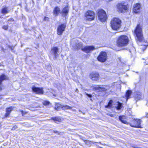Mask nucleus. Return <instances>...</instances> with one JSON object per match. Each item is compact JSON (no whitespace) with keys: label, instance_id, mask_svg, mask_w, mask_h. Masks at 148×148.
<instances>
[{"label":"nucleus","instance_id":"obj_34","mask_svg":"<svg viewBox=\"0 0 148 148\" xmlns=\"http://www.w3.org/2000/svg\"><path fill=\"white\" fill-rule=\"evenodd\" d=\"M18 111L20 112H21V114L23 116H24V115L26 113H27V112H24L23 110H19Z\"/></svg>","mask_w":148,"mask_h":148},{"label":"nucleus","instance_id":"obj_5","mask_svg":"<svg viewBox=\"0 0 148 148\" xmlns=\"http://www.w3.org/2000/svg\"><path fill=\"white\" fill-rule=\"evenodd\" d=\"M141 120L139 119H134L131 121L130 125L132 127L140 128L142 127L141 125Z\"/></svg>","mask_w":148,"mask_h":148},{"label":"nucleus","instance_id":"obj_20","mask_svg":"<svg viewBox=\"0 0 148 148\" xmlns=\"http://www.w3.org/2000/svg\"><path fill=\"white\" fill-rule=\"evenodd\" d=\"M119 119L124 123L125 124H128L129 123L128 122H127L126 120V119L125 118V116H119Z\"/></svg>","mask_w":148,"mask_h":148},{"label":"nucleus","instance_id":"obj_11","mask_svg":"<svg viewBox=\"0 0 148 148\" xmlns=\"http://www.w3.org/2000/svg\"><path fill=\"white\" fill-rule=\"evenodd\" d=\"M117 8L121 12L123 10H126L127 9V5L125 3H119L117 5Z\"/></svg>","mask_w":148,"mask_h":148},{"label":"nucleus","instance_id":"obj_15","mask_svg":"<svg viewBox=\"0 0 148 148\" xmlns=\"http://www.w3.org/2000/svg\"><path fill=\"white\" fill-rule=\"evenodd\" d=\"M69 12V8L68 6L63 8L61 12L63 16H66L68 14Z\"/></svg>","mask_w":148,"mask_h":148},{"label":"nucleus","instance_id":"obj_42","mask_svg":"<svg viewBox=\"0 0 148 148\" xmlns=\"http://www.w3.org/2000/svg\"><path fill=\"white\" fill-rule=\"evenodd\" d=\"M146 117H148V113H147L146 114Z\"/></svg>","mask_w":148,"mask_h":148},{"label":"nucleus","instance_id":"obj_28","mask_svg":"<svg viewBox=\"0 0 148 148\" xmlns=\"http://www.w3.org/2000/svg\"><path fill=\"white\" fill-rule=\"evenodd\" d=\"M2 13L3 14H5L8 13V10L7 8L5 7L3 8L1 11Z\"/></svg>","mask_w":148,"mask_h":148},{"label":"nucleus","instance_id":"obj_43","mask_svg":"<svg viewBox=\"0 0 148 148\" xmlns=\"http://www.w3.org/2000/svg\"><path fill=\"white\" fill-rule=\"evenodd\" d=\"M78 89H77H77H76V91H77V92H78Z\"/></svg>","mask_w":148,"mask_h":148},{"label":"nucleus","instance_id":"obj_21","mask_svg":"<svg viewBox=\"0 0 148 148\" xmlns=\"http://www.w3.org/2000/svg\"><path fill=\"white\" fill-rule=\"evenodd\" d=\"M53 14L55 16L58 15L60 12V10L59 8L58 7H55L53 10Z\"/></svg>","mask_w":148,"mask_h":148},{"label":"nucleus","instance_id":"obj_18","mask_svg":"<svg viewBox=\"0 0 148 148\" xmlns=\"http://www.w3.org/2000/svg\"><path fill=\"white\" fill-rule=\"evenodd\" d=\"M14 108V107L11 106L6 109V113H5V117H7L9 116L11 111L13 110Z\"/></svg>","mask_w":148,"mask_h":148},{"label":"nucleus","instance_id":"obj_10","mask_svg":"<svg viewBox=\"0 0 148 148\" xmlns=\"http://www.w3.org/2000/svg\"><path fill=\"white\" fill-rule=\"evenodd\" d=\"M32 89L33 92L37 94H42L43 93V88L36 87L34 86L32 87Z\"/></svg>","mask_w":148,"mask_h":148},{"label":"nucleus","instance_id":"obj_17","mask_svg":"<svg viewBox=\"0 0 148 148\" xmlns=\"http://www.w3.org/2000/svg\"><path fill=\"white\" fill-rule=\"evenodd\" d=\"M6 79V76L4 75H2L0 76V91L2 90V82ZM2 96L0 95V99H2Z\"/></svg>","mask_w":148,"mask_h":148},{"label":"nucleus","instance_id":"obj_14","mask_svg":"<svg viewBox=\"0 0 148 148\" xmlns=\"http://www.w3.org/2000/svg\"><path fill=\"white\" fill-rule=\"evenodd\" d=\"M141 5L140 4L136 3L134 6L133 11L135 13H138L140 11Z\"/></svg>","mask_w":148,"mask_h":148},{"label":"nucleus","instance_id":"obj_13","mask_svg":"<svg viewBox=\"0 0 148 148\" xmlns=\"http://www.w3.org/2000/svg\"><path fill=\"white\" fill-rule=\"evenodd\" d=\"M134 97L135 100L137 101L142 98L143 95L139 92H136L135 93Z\"/></svg>","mask_w":148,"mask_h":148},{"label":"nucleus","instance_id":"obj_37","mask_svg":"<svg viewBox=\"0 0 148 148\" xmlns=\"http://www.w3.org/2000/svg\"><path fill=\"white\" fill-rule=\"evenodd\" d=\"M17 127L16 125H15L14 126L12 129V130H14L16 129H17Z\"/></svg>","mask_w":148,"mask_h":148},{"label":"nucleus","instance_id":"obj_23","mask_svg":"<svg viewBox=\"0 0 148 148\" xmlns=\"http://www.w3.org/2000/svg\"><path fill=\"white\" fill-rule=\"evenodd\" d=\"M62 105L60 104L57 103L56 104L55 108L57 110H60L62 109Z\"/></svg>","mask_w":148,"mask_h":148},{"label":"nucleus","instance_id":"obj_33","mask_svg":"<svg viewBox=\"0 0 148 148\" xmlns=\"http://www.w3.org/2000/svg\"><path fill=\"white\" fill-rule=\"evenodd\" d=\"M8 24H11V23H9V21H10V22H13L14 21V20L12 18H10L8 20Z\"/></svg>","mask_w":148,"mask_h":148},{"label":"nucleus","instance_id":"obj_1","mask_svg":"<svg viewBox=\"0 0 148 148\" xmlns=\"http://www.w3.org/2000/svg\"><path fill=\"white\" fill-rule=\"evenodd\" d=\"M129 42L128 37L125 35H122L119 37L117 41L119 47H122L127 45Z\"/></svg>","mask_w":148,"mask_h":148},{"label":"nucleus","instance_id":"obj_35","mask_svg":"<svg viewBox=\"0 0 148 148\" xmlns=\"http://www.w3.org/2000/svg\"><path fill=\"white\" fill-rule=\"evenodd\" d=\"M2 28L3 29H4L5 30H7L8 28V25L3 26Z\"/></svg>","mask_w":148,"mask_h":148},{"label":"nucleus","instance_id":"obj_19","mask_svg":"<svg viewBox=\"0 0 148 148\" xmlns=\"http://www.w3.org/2000/svg\"><path fill=\"white\" fill-rule=\"evenodd\" d=\"M114 107L117 110H120L122 107V104L119 102L115 103Z\"/></svg>","mask_w":148,"mask_h":148},{"label":"nucleus","instance_id":"obj_7","mask_svg":"<svg viewBox=\"0 0 148 148\" xmlns=\"http://www.w3.org/2000/svg\"><path fill=\"white\" fill-rule=\"evenodd\" d=\"M85 17L86 20L92 21L95 18L94 13L91 11H88L85 14Z\"/></svg>","mask_w":148,"mask_h":148},{"label":"nucleus","instance_id":"obj_4","mask_svg":"<svg viewBox=\"0 0 148 148\" xmlns=\"http://www.w3.org/2000/svg\"><path fill=\"white\" fill-rule=\"evenodd\" d=\"M97 16L101 22L105 21L107 18L106 12L102 9H98V10Z\"/></svg>","mask_w":148,"mask_h":148},{"label":"nucleus","instance_id":"obj_25","mask_svg":"<svg viewBox=\"0 0 148 148\" xmlns=\"http://www.w3.org/2000/svg\"><path fill=\"white\" fill-rule=\"evenodd\" d=\"M53 120L56 123H57L58 122H60L61 121V119L58 117H55L51 119Z\"/></svg>","mask_w":148,"mask_h":148},{"label":"nucleus","instance_id":"obj_32","mask_svg":"<svg viewBox=\"0 0 148 148\" xmlns=\"http://www.w3.org/2000/svg\"><path fill=\"white\" fill-rule=\"evenodd\" d=\"M43 103L44 105H47L49 104V102L47 101H45L43 102Z\"/></svg>","mask_w":148,"mask_h":148},{"label":"nucleus","instance_id":"obj_6","mask_svg":"<svg viewBox=\"0 0 148 148\" xmlns=\"http://www.w3.org/2000/svg\"><path fill=\"white\" fill-rule=\"evenodd\" d=\"M107 54L105 52H101L97 57L98 60L101 62H105L107 60Z\"/></svg>","mask_w":148,"mask_h":148},{"label":"nucleus","instance_id":"obj_41","mask_svg":"<svg viewBox=\"0 0 148 148\" xmlns=\"http://www.w3.org/2000/svg\"><path fill=\"white\" fill-rule=\"evenodd\" d=\"M109 115L112 117H114L115 116V115L112 114H110Z\"/></svg>","mask_w":148,"mask_h":148},{"label":"nucleus","instance_id":"obj_40","mask_svg":"<svg viewBox=\"0 0 148 148\" xmlns=\"http://www.w3.org/2000/svg\"><path fill=\"white\" fill-rule=\"evenodd\" d=\"M86 95L88 97H92V95H91L89 94L88 93H86Z\"/></svg>","mask_w":148,"mask_h":148},{"label":"nucleus","instance_id":"obj_27","mask_svg":"<svg viewBox=\"0 0 148 148\" xmlns=\"http://www.w3.org/2000/svg\"><path fill=\"white\" fill-rule=\"evenodd\" d=\"M71 107L69 106L66 105H62V109L63 110H67V109H71Z\"/></svg>","mask_w":148,"mask_h":148},{"label":"nucleus","instance_id":"obj_30","mask_svg":"<svg viewBox=\"0 0 148 148\" xmlns=\"http://www.w3.org/2000/svg\"><path fill=\"white\" fill-rule=\"evenodd\" d=\"M147 46L145 45H142L140 47V49H141L142 51H143L146 49Z\"/></svg>","mask_w":148,"mask_h":148},{"label":"nucleus","instance_id":"obj_24","mask_svg":"<svg viewBox=\"0 0 148 148\" xmlns=\"http://www.w3.org/2000/svg\"><path fill=\"white\" fill-rule=\"evenodd\" d=\"M132 92L131 90H128L126 93L125 97H126L127 100L130 98V97L132 94Z\"/></svg>","mask_w":148,"mask_h":148},{"label":"nucleus","instance_id":"obj_12","mask_svg":"<svg viewBox=\"0 0 148 148\" xmlns=\"http://www.w3.org/2000/svg\"><path fill=\"white\" fill-rule=\"evenodd\" d=\"M99 75L98 73L93 72L90 75V78L94 81L97 80L98 79Z\"/></svg>","mask_w":148,"mask_h":148},{"label":"nucleus","instance_id":"obj_38","mask_svg":"<svg viewBox=\"0 0 148 148\" xmlns=\"http://www.w3.org/2000/svg\"><path fill=\"white\" fill-rule=\"evenodd\" d=\"M48 20H49L48 18L47 17H45L44 19V20L45 21H48Z\"/></svg>","mask_w":148,"mask_h":148},{"label":"nucleus","instance_id":"obj_22","mask_svg":"<svg viewBox=\"0 0 148 148\" xmlns=\"http://www.w3.org/2000/svg\"><path fill=\"white\" fill-rule=\"evenodd\" d=\"M114 103L113 102L112 100H110L108 103V104L105 106L106 108L110 109L113 108L112 104Z\"/></svg>","mask_w":148,"mask_h":148},{"label":"nucleus","instance_id":"obj_9","mask_svg":"<svg viewBox=\"0 0 148 148\" xmlns=\"http://www.w3.org/2000/svg\"><path fill=\"white\" fill-rule=\"evenodd\" d=\"M66 25L63 24L59 26L57 29V34L58 35H62L63 32L64 31L66 28Z\"/></svg>","mask_w":148,"mask_h":148},{"label":"nucleus","instance_id":"obj_3","mask_svg":"<svg viewBox=\"0 0 148 148\" xmlns=\"http://www.w3.org/2000/svg\"><path fill=\"white\" fill-rule=\"evenodd\" d=\"M135 33L138 40L140 41H142L143 38L142 34V27L140 24L138 25L136 27Z\"/></svg>","mask_w":148,"mask_h":148},{"label":"nucleus","instance_id":"obj_16","mask_svg":"<svg viewBox=\"0 0 148 148\" xmlns=\"http://www.w3.org/2000/svg\"><path fill=\"white\" fill-rule=\"evenodd\" d=\"M58 49L57 47H53L51 49V53L53 54L54 57L55 58L58 56Z\"/></svg>","mask_w":148,"mask_h":148},{"label":"nucleus","instance_id":"obj_36","mask_svg":"<svg viewBox=\"0 0 148 148\" xmlns=\"http://www.w3.org/2000/svg\"><path fill=\"white\" fill-rule=\"evenodd\" d=\"M53 132L54 133H58V134H60V132H58L57 130H53Z\"/></svg>","mask_w":148,"mask_h":148},{"label":"nucleus","instance_id":"obj_31","mask_svg":"<svg viewBox=\"0 0 148 148\" xmlns=\"http://www.w3.org/2000/svg\"><path fill=\"white\" fill-rule=\"evenodd\" d=\"M107 90V89H106L104 87H103V86H101L99 91H106Z\"/></svg>","mask_w":148,"mask_h":148},{"label":"nucleus","instance_id":"obj_44","mask_svg":"<svg viewBox=\"0 0 148 148\" xmlns=\"http://www.w3.org/2000/svg\"><path fill=\"white\" fill-rule=\"evenodd\" d=\"M99 144H102V143H101V142H99Z\"/></svg>","mask_w":148,"mask_h":148},{"label":"nucleus","instance_id":"obj_29","mask_svg":"<svg viewBox=\"0 0 148 148\" xmlns=\"http://www.w3.org/2000/svg\"><path fill=\"white\" fill-rule=\"evenodd\" d=\"M101 86L97 85L93 87V89L97 91H99Z\"/></svg>","mask_w":148,"mask_h":148},{"label":"nucleus","instance_id":"obj_8","mask_svg":"<svg viewBox=\"0 0 148 148\" xmlns=\"http://www.w3.org/2000/svg\"><path fill=\"white\" fill-rule=\"evenodd\" d=\"M95 48L94 46H85L82 49V50L86 53H88L94 50Z\"/></svg>","mask_w":148,"mask_h":148},{"label":"nucleus","instance_id":"obj_2","mask_svg":"<svg viewBox=\"0 0 148 148\" xmlns=\"http://www.w3.org/2000/svg\"><path fill=\"white\" fill-rule=\"evenodd\" d=\"M121 21L119 18H115L112 19L110 22L111 26L114 30H117L121 27Z\"/></svg>","mask_w":148,"mask_h":148},{"label":"nucleus","instance_id":"obj_39","mask_svg":"<svg viewBox=\"0 0 148 148\" xmlns=\"http://www.w3.org/2000/svg\"><path fill=\"white\" fill-rule=\"evenodd\" d=\"M86 95L88 97H92V95H91L89 94L88 93H86Z\"/></svg>","mask_w":148,"mask_h":148},{"label":"nucleus","instance_id":"obj_26","mask_svg":"<svg viewBox=\"0 0 148 148\" xmlns=\"http://www.w3.org/2000/svg\"><path fill=\"white\" fill-rule=\"evenodd\" d=\"M85 143L88 145H91L92 144H94V143H97L95 142H92L88 140H84Z\"/></svg>","mask_w":148,"mask_h":148}]
</instances>
